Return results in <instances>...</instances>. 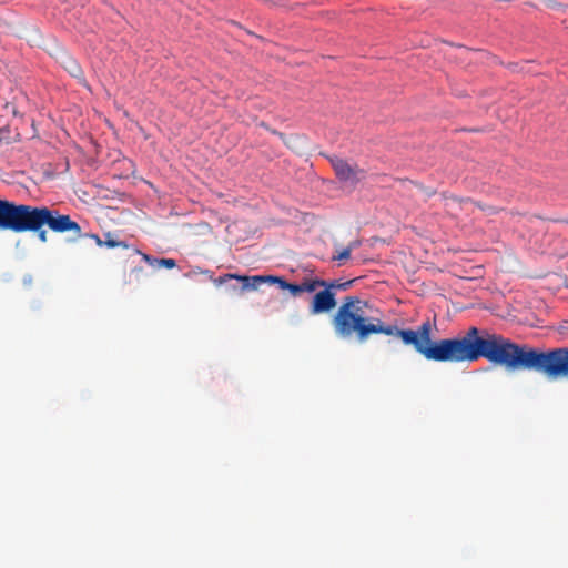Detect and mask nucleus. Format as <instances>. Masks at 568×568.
Returning <instances> with one entry per match:
<instances>
[{"label":"nucleus","mask_w":568,"mask_h":568,"mask_svg":"<svg viewBox=\"0 0 568 568\" xmlns=\"http://www.w3.org/2000/svg\"><path fill=\"white\" fill-rule=\"evenodd\" d=\"M254 282L258 283V286L263 283L277 284L280 288L288 291L293 296H298L302 293H313L318 288V277H305L301 283H288L283 277L273 275H255Z\"/></svg>","instance_id":"nucleus-5"},{"label":"nucleus","mask_w":568,"mask_h":568,"mask_svg":"<svg viewBox=\"0 0 568 568\" xmlns=\"http://www.w3.org/2000/svg\"><path fill=\"white\" fill-rule=\"evenodd\" d=\"M44 216L42 211L16 206L14 202L0 197V230L22 231L36 227Z\"/></svg>","instance_id":"nucleus-3"},{"label":"nucleus","mask_w":568,"mask_h":568,"mask_svg":"<svg viewBox=\"0 0 568 568\" xmlns=\"http://www.w3.org/2000/svg\"><path fill=\"white\" fill-rule=\"evenodd\" d=\"M69 71H70L73 75H75L77 73H79V72H80V67H79L75 62L71 61V68L69 69Z\"/></svg>","instance_id":"nucleus-15"},{"label":"nucleus","mask_w":568,"mask_h":568,"mask_svg":"<svg viewBox=\"0 0 568 568\" xmlns=\"http://www.w3.org/2000/svg\"><path fill=\"white\" fill-rule=\"evenodd\" d=\"M331 163L336 176L338 178L339 181L344 183L356 185L366 175L365 170L361 169L356 164H349L347 161L343 159L334 158L331 160Z\"/></svg>","instance_id":"nucleus-6"},{"label":"nucleus","mask_w":568,"mask_h":568,"mask_svg":"<svg viewBox=\"0 0 568 568\" xmlns=\"http://www.w3.org/2000/svg\"><path fill=\"white\" fill-rule=\"evenodd\" d=\"M351 248L348 247H344L337 255L333 256V260L334 261H345V260H348L351 257Z\"/></svg>","instance_id":"nucleus-13"},{"label":"nucleus","mask_w":568,"mask_h":568,"mask_svg":"<svg viewBox=\"0 0 568 568\" xmlns=\"http://www.w3.org/2000/svg\"><path fill=\"white\" fill-rule=\"evenodd\" d=\"M80 237L93 239L98 246H106L109 248H114V247L128 248L129 247V245L125 242L116 240L114 237V235L111 234L110 232L104 235V240L100 239L99 235H97V234H82L81 233Z\"/></svg>","instance_id":"nucleus-9"},{"label":"nucleus","mask_w":568,"mask_h":568,"mask_svg":"<svg viewBox=\"0 0 568 568\" xmlns=\"http://www.w3.org/2000/svg\"><path fill=\"white\" fill-rule=\"evenodd\" d=\"M14 205L37 209L38 211H42V213L47 216L42 219L44 221L38 222L36 227L22 231H12L13 233L36 232L38 233L39 240L45 243L48 241V236L47 232L42 230V227L47 225L51 231L55 233L72 232L75 236H81V226L77 222L72 221L69 215L61 214L58 210H51L47 206H32L17 203H14Z\"/></svg>","instance_id":"nucleus-4"},{"label":"nucleus","mask_w":568,"mask_h":568,"mask_svg":"<svg viewBox=\"0 0 568 568\" xmlns=\"http://www.w3.org/2000/svg\"><path fill=\"white\" fill-rule=\"evenodd\" d=\"M142 257L152 266L166 268H174L176 266V262L173 258H153L148 254H142Z\"/></svg>","instance_id":"nucleus-11"},{"label":"nucleus","mask_w":568,"mask_h":568,"mask_svg":"<svg viewBox=\"0 0 568 568\" xmlns=\"http://www.w3.org/2000/svg\"><path fill=\"white\" fill-rule=\"evenodd\" d=\"M353 282H354V280L341 282L338 280L325 281V280L320 278V283H323V284H318V288H327V290H331L336 293V291L348 290L352 286Z\"/></svg>","instance_id":"nucleus-10"},{"label":"nucleus","mask_w":568,"mask_h":568,"mask_svg":"<svg viewBox=\"0 0 568 568\" xmlns=\"http://www.w3.org/2000/svg\"><path fill=\"white\" fill-rule=\"evenodd\" d=\"M252 278H254V276H245V275H236V274H225L223 276L214 278L213 283L216 286H220V285L226 283L230 280H237V281L242 282V286L240 288V292H244L246 290H257L258 288V283L254 282V280H252Z\"/></svg>","instance_id":"nucleus-8"},{"label":"nucleus","mask_w":568,"mask_h":568,"mask_svg":"<svg viewBox=\"0 0 568 568\" xmlns=\"http://www.w3.org/2000/svg\"><path fill=\"white\" fill-rule=\"evenodd\" d=\"M367 307V302L356 296H346L332 318L335 334L343 339L355 337L358 343H365L376 334L400 337V332L404 329L386 325L381 318L368 316Z\"/></svg>","instance_id":"nucleus-2"},{"label":"nucleus","mask_w":568,"mask_h":568,"mask_svg":"<svg viewBox=\"0 0 568 568\" xmlns=\"http://www.w3.org/2000/svg\"><path fill=\"white\" fill-rule=\"evenodd\" d=\"M436 323L426 320L416 329H404L400 339L405 345L414 346L415 351L428 361L435 362H475L485 358L491 364L507 371H535L549 381H556L567 347L547 351L518 344L501 334L471 326L463 337L432 341V332Z\"/></svg>","instance_id":"nucleus-1"},{"label":"nucleus","mask_w":568,"mask_h":568,"mask_svg":"<svg viewBox=\"0 0 568 568\" xmlns=\"http://www.w3.org/2000/svg\"><path fill=\"white\" fill-rule=\"evenodd\" d=\"M542 3L548 7V8H551V9H560V8H564L562 4L556 2L555 0H541Z\"/></svg>","instance_id":"nucleus-14"},{"label":"nucleus","mask_w":568,"mask_h":568,"mask_svg":"<svg viewBox=\"0 0 568 568\" xmlns=\"http://www.w3.org/2000/svg\"><path fill=\"white\" fill-rule=\"evenodd\" d=\"M336 304L335 292L323 288L313 296L310 313L313 315L328 313L336 307Z\"/></svg>","instance_id":"nucleus-7"},{"label":"nucleus","mask_w":568,"mask_h":568,"mask_svg":"<svg viewBox=\"0 0 568 568\" xmlns=\"http://www.w3.org/2000/svg\"><path fill=\"white\" fill-rule=\"evenodd\" d=\"M361 242L359 241H353L348 244V248H351V251L355 250L357 246H359Z\"/></svg>","instance_id":"nucleus-16"},{"label":"nucleus","mask_w":568,"mask_h":568,"mask_svg":"<svg viewBox=\"0 0 568 568\" xmlns=\"http://www.w3.org/2000/svg\"><path fill=\"white\" fill-rule=\"evenodd\" d=\"M559 378H568V347L557 374V379Z\"/></svg>","instance_id":"nucleus-12"}]
</instances>
